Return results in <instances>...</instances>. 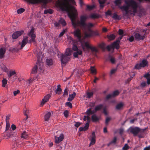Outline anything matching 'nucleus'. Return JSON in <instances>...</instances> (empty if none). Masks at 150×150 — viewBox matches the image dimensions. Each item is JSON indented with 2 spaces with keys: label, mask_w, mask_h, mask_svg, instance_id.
Masks as SVG:
<instances>
[{
  "label": "nucleus",
  "mask_w": 150,
  "mask_h": 150,
  "mask_svg": "<svg viewBox=\"0 0 150 150\" xmlns=\"http://www.w3.org/2000/svg\"><path fill=\"white\" fill-rule=\"evenodd\" d=\"M77 13H73L69 16L72 24L75 28H76L77 26L80 27L84 31V33L89 32V29L91 30V27L94 26V25L91 23H86V21L87 20L88 17L86 15H82L80 17V21L76 20V18Z\"/></svg>",
  "instance_id": "obj_1"
},
{
  "label": "nucleus",
  "mask_w": 150,
  "mask_h": 150,
  "mask_svg": "<svg viewBox=\"0 0 150 150\" xmlns=\"http://www.w3.org/2000/svg\"><path fill=\"white\" fill-rule=\"evenodd\" d=\"M60 58L62 64H66L70 59L69 57L63 54H60Z\"/></svg>",
  "instance_id": "obj_7"
},
{
  "label": "nucleus",
  "mask_w": 150,
  "mask_h": 150,
  "mask_svg": "<svg viewBox=\"0 0 150 150\" xmlns=\"http://www.w3.org/2000/svg\"><path fill=\"white\" fill-rule=\"evenodd\" d=\"M125 3L126 5L120 7V8L121 9L125 11L126 13H127L129 7H131L133 9V12L134 13H137L138 4L136 1L134 0H125Z\"/></svg>",
  "instance_id": "obj_2"
},
{
  "label": "nucleus",
  "mask_w": 150,
  "mask_h": 150,
  "mask_svg": "<svg viewBox=\"0 0 150 150\" xmlns=\"http://www.w3.org/2000/svg\"><path fill=\"white\" fill-rule=\"evenodd\" d=\"M117 71L116 69H112L110 71V74H114Z\"/></svg>",
  "instance_id": "obj_63"
},
{
  "label": "nucleus",
  "mask_w": 150,
  "mask_h": 150,
  "mask_svg": "<svg viewBox=\"0 0 150 150\" xmlns=\"http://www.w3.org/2000/svg\"><path fill=\"white\" fill-rule=\"evenodd\" d=\"M93 95V93L92 92H87L86 93L87 98H90Z\"/></svg>",
  "instance_id": "obj_44"
},
{
  "label": "nucleus",
  "mask_w": 150,
  "mask_h": 150,
  "mask_svg": "<svg viewBox=\"0 0 150 150\" xmlns=\"http://www.w3.org/2000/svg\"><path fill=\"white\" fill-rule=\"evenodd\" d=\"M5 52V50L1 48L0 49V59L4 58V54Z\"/></svg>",
  "instance_id": "obj_25"
},
{
  "label": "nucleus",
  "mask_w": 150,
  "mask_h": 150,
  "mask_svg": "<svg viewBox=\"0 0 150 150\" xmlns=\"http://www.w3.org/2000/svg\"><path fill=\"white\" fill-rule=\"evenodd\" d=\"M123 106V103L122 102L116 105L115 109L118 110H120L122 109Z\"/></svg>",
  "instance_id": "obj_24"
},
{
  "label": "nucleus",
  "mask_w": 150,
  "mask_h": 150,
  "mask_svg": "<svg viewBox=\"0 0 150 150\" xmlns=\"http://www.w3.org/2000/svg\"><path fill=\"white\" fill-rule=\"evenodd\" d=\"M38 69V66L35 65L32 69L31 73L32 74H35L37 73Z\"/></svg>",
  "instance_id": "obj_34"
},
{
  "label": "nucleus",
  "mask_w": 150,
  "mask_h": 150,
  "mask_svg": "<svg viewBox=\"0 0 150 150\" xmlns=\"http://www.w3.org/2000/svg\"><path fill=\"white\" fill-rule=\"evenodd\" d=\"M129 129L130 132L133 134L134 136H136L139 132H144L146 130V128L141 129L137 127H131Z\"/></svg>",
  "instance_id": "obj_4"
},
{
  "label": "nucleus",
  "mask_w": 150,
  "mask_h": 150,
  "mask_svg": "<svg viewBox=\"0 0 150 150\" xmlns=\"http://www.w3.org/2000/svg\"><path fill=\"white\" fill-rule=\"evenodd\" d=\"M7 80L6 79L4 78L2 80V86L3 87H4L6 85L7 83Z\"/></svg>",
  "instance_id": "obj_42"
},
{
  "label": "nucleus",
  "mask_w": 150,
  "mask_h": 150,
  "mask_svg": "<svg viewBox=\"0 0 150 150\" xmlns=\"http://www.w3.org/2000/svg\"><path fill=\"white\" fill-rule=\"evenodd\" d=\"M51 115V113L50 112H47L44 116V119L45 121H47L49 120Z\"/></svg>",
  "instance_id": "obj_26"
},
{
  "label": "nucleus",
  "mask_w": 150,
  "mask_h": 150,
  "mask_svg": "<svg viewBox=\"0 0 150 150\" xmlns=\"http://www.w3.org/2000/svg\"><path fill=\"white\" fill-rule=\"evenodd\" d=\"M34 28L32 27L28 33V35L31 38V39L28 42L31 43L32 42H34L35 41V38L36 37L34 33Z\"/></svg>",
  "instance_id": "obj_8"
},
{
  "label": "nucleus",
  "mask_w": 150,
  "mask_h": 150,
  "mask_svg": "<svg viewBox=\"0 0 150 150\" xmlns=\"http://www.w3.org/2000/svg\"><path fill=\"white\" fill-rule=\"evenodd\" d=\"M30 3L33 4L42 3L46 4L47 3V0H28Z\"/></svg>",
  "instance_id": "obj_11"
},
{
  "label": "nucleus",
  "mask_w": 150,
  "mask_h": 150,
  "mask_svg": "<svg viewBox=\"0 0 150 150\" xmlns=\"http://www.w3.org/2000/svg\"><path fill=\"white\" fill-rule=\"evenodd\" d=\"M72 49L71 48H67L66 49L64 54L69 57L71 55L72 52Z\"/></svg>",
  "instance_id": "obj_21"
},
{
  "label": "nucleus",
  "mask_w": 150,
  "mask_h": 150,
  "mask_svg": "<svg viewBox=\"0 0 150 150\" xmlns=\"http://www.w3.org/2000/svg\"><path fill=\"white\" fill-rule=\"evenodd\" d=\"M16 74V72L15 70H11L9 72L7 73L8 76V78H11L12 76H15Z\"/></svg>",
  "instance_id": "obj_20"
},
{
  "label": "nucleus",
  "mask_w": 150,
  "mask_h": 150,
  "mask_svg": "<svg viewBox=\"0 0 150 150\" xmlns=\"http://www.w3.org/2000/svg\"><path fill=\"white\" fill-rule=\"evenodd\" d=\"M65 105L71 108L72 107V104L70 102H67L65 103Z\"/></svg>",
  "instance_id": "obj_57"
},
{
  "label": "nucleus",
  "mask_w": 150,
  "mask_h": 150,
  "mask_svg": "<svg viewBox=\"0 0 150 150\" xmlns=\"http://www.w3.org/2000/svg\"><path fill=\"white\" fill-rule=\"evenodd\" d=\"M146 86V83L145 82H142L140 85V86L142 88H144Z\"/></svg>",
  "instance_id": "obj_55"
},
{
  "label": "nucleus",
  "mask_w": 150,
  "mask_h": 150,
  "mask_svg": "<svg viewBox=\"0 0 150 150\" xmlns=\"http://www.w3.org/2000/svg\"><path fill=\"white\" fill-rule=\"evenodd\" d=\"M142 68L140 64H137L135 65L134 68L136 69H140Z\"/></svg>",
  "instance_id": "obj_52"
},
{
  "label": "nucleus",
  "mask_w": 150,
  "mask_h": 150,
  "mask_svg": "<svg viewBox=\"0 0 150 150\" xmlns=\"http://www.w3.org/2000/svg\"><path fill=\"white\" fill-rule=\"evenodd\" d=\"M57 6L63 11H67L68 10L69 7H70L72 12V13L69 14V17L72 13H77V11L75 9V7L71 5L69 2L68 0H64V2H62L58 1L57 2Z\"/></svg>",
  "instance_id": "obj_3"
},
{
  "label": "nucleus",
  "mask_w": 150,
  "mask_h": 150,
  "mask_svg": "<svg viewBox=\"0 0 150 150\" xmlns=\"http://www.w3.org/2000/svg\"><path fill=\"white\" fill-rule=\"evenodd\" d=\"M112 17L115 20H120L121 19V18H120V16L115 13H113V15Z\"/></svg>",
  "instance_id": "obj_37"
},
{
  "label": "nucleus",
  "mask_w": 150,
  "mask_h": 150,
  "mask_svg": "<svg viewBox=\"0 0 150 150\" xmlns=\"http://www.w3.org/2000/svg\"><path fill=\"white\" fill-rule=\"evenodd\" d=\"M115 36L113 34H111L108 36V38L110 40H113L115 39Z\"/></svg>",
  "instance_id": "obj_41"
},
{
  "label": "nucleus",
  "mask_w": 150,
  "mask_h": 150,
  "mask_svg": "<svg viewBox=\"0 0 150 150\" xmlns=\"http://www.w3.org/2000/svg\"><path fill=\"white\" fill-rule=\"evenodd\" d=\"M29 112V110H27L26 108L24 109L23 110V113L24 115L26 116V119H27L28 118V114Z\"/></svg>",
  "instance_id": "obj_40"
},
{
  "label": "nucleus",
  "mask_w": 150,
  "mask_h": 150,
  "mask_svg": "<svg viewBox=\"0 0 150 150\" xmlns=\"http://www.w3.org/2000/svg\"><path fill=\"white\" fill-rule=\"evenodd\" d=\"M88 138L91 141L89 146H90L91 145H93L95 143L96 141V137L94 132H92L91 135Z\"/></svg>",
  "instance_id": "obj_10"
},
{
  "label": "nucleus",
  "mask_w": 150,
  "mask_h": 150,
  "mask_svg": "<svg viewBox=\"0 0 150 150\" xmlns=\"http://www.w3.org/2000/svg\"><path fill=\"white\" fill-rule=\"evenodd\" d=\"M59 21L60 24H61L63 26H65L66 24L65 21L62 18H60Z\"/></svg>",
  "instance_id": "obj_35"
},
{
  "label": "nucleus",
  "mask_w": 150,
  "mask_h": 150,
  "mask_svg": "<svg viewBox=\"0 0 150 150\" xmlns=\"http://www.w3.org/2000/svg\"><path fill=\"white\" fill-rule=\"evenodd\" d=\"M23 33V31H17L15 32L12 35V38L13 39H16Z\"/></svg>",
  "instance_id": "obj_15"
},
{
  "label": "nucleus",
  "mask_w": 150,
  "mask_h": 150,
  "mask_svg": "<svg viewBox=\"0 0 150 150\" xmlns=\"http://www.w3.org/2000/svg\"><path fill=\"white\" fill-rule=\"evenodd\" d=\"M46 63L47 65L49 66H51L53 64V61L52 59H47L46 60Z\"/></svg>",
  "instance_id": "obj_32"
},
{
  "label": "nucleus",
  "mask_w": 150,
  "mask_h": 150,
  "mask_svg": "<svg viewBox=\"0 0 150 150\" xmlns=\"http://www.w3.org/2000/svg\"><path fill=\"white\" fill-rule=\"evenodd\" d=\"M144 77L146 78L147 83L148 85L150 84V74H145L144 75Z\"/></svg>",
  "instance_id": "obj_29"
},
{
  "label": "nucleus",
  "mask_w": 150,
  "mask_h": 150,
  "mask_svg": "<svg viewBox=\"0 0 150 150\" xmlns=\"http://www.w3.org/2000/svg\"><path fill=\"white\" fill-rule=\"evenodd\" d=\"M119 94V92L118 91H114L112 93L107 95L106 97V99L108 100L118 95Z\"/></svg>",
  "instance_id": "obj_13"
},
{
  "label": "nucleus",
  "mask_w": 150,
  "mask_h": 150,
  "mask_svg": "<svg viewBox=\"0 0 150 150\" xmlns=\"http://www.w3.org/2000/svg\"><path fill=\"white\" fill-rule=\"evenodd\" d=\"M91 73L93 74H96V71L93 67L91 66L90 68Z\"/></svg>",
  "instance_id": "obj_39"
},
{
  "label": "nucleus",
  "mask_w": 150,
  "mask_h": 150,
  "mask_svg": "<svg viewBox=\"0 0 150 150\" xmlns=\"http://www.w3.org/2000/svg\"><path fill=\"white\" fill-rule=\"evenodd\" d=\"M53 13V10L51 9L45 10L44 11V14H46L49 13L50 14H52Z\"/></svg>",
  "instance_id": "obj_38"
},
{
  "label": "nucleus",
  "mask_w": 150,
  "mask_h": 150,
  "mask_svg": "<svg viewBox=\"0 0 150 150\" xmlns=\"http://www.w3.org/2000/svg\"><path fill=\"white\" fill-rule=\"evenodd\" d=\"M95 7V6L94 5L92 6H89L88 5H87V9L89 10H92Z\"/></svg>",
  "instance_id": "obj_54"
},
{
  "label": "nucleus",
  "mask_w": 150,
  "mask_h": 150,
  "mask_svg": "<svg viewBox=\"0 0 150 150\" xmlns=\"http://www.w3.org/2000/svg\"><path fill=\"white\" fill-rule=\"evenodd\" d=\"M90 118L89 117V116L87 115L84 116L83 120L84 121H86V120H87V122H88L89 124L90 122Z\"/></svg>",
  "instance_id": "obj_43"
},
{
  "label": "nucleus",
  "mask_w": 150,
  "mask_h": 150,
  "mask_svg": "<svg viewBox=\"0 0 150 150\" xmlns=\"http://www.w3.org/2000/svg\"><path fill=\"white\" fill-rule=\"evenodd\" d=\"M81 125V123L79 122H75L74 125L76 127H79Z\"/></svg>",
  "instance_id": "obj_62"
},
{
  "label": "nucleus",
  "mask_w": 150,
  "mask_h": 150,
  "mask_svg": "<svg viewBox=\"0 0 150 150\" xmlns=\"http://www.w3.org/2000/svg\"><path fill=\"white\" fill-rule=\"evenodd\" d=\"M117 140V138L116 137H114L113 139L108 144V146H109L110 144H115L116 143V141Z\"/></svg>",
  "instance_id": "obj_46"
},
{
  "label": "nucleus",
  "mask_w": 150,
  "mask_h": 150,
  "mask_svg": "<svg viewBox=\"0 0 150 150\" xmlns=\"http://www.w3.org/2000/svg\"><path fill=\"white\" fill-rule=\"evenodd\" d=\"M103 105L102 104H100L96 106L94 110L95 112H96L100 110L103 107Z\"/></svg>",
  "instance_id": "obj_28"
},
{
  "label": "nucleus",
  "mask_w": 150,
  "mask_h": 150,
  "mask_svg": "<svg viewBox=\"0 0 150 150\" xmlns=\"http://www.w3.org/2000/svg\"><path fill=\"white\" fill-rule=\"evenodd\" d=\"M62 91V90L61 88H57L56 90V93L58 94H60L61 92Z\"/></svg>",
  "instance_id": "obj_64"
},
{
  "label": "nucleus",
  "mask_w": 150,
  "mask_h": 150,
  "mask_svg": "<svg viewBox=\"0 0 150 150\" xmlns=\"http://www.w3.org/2000/svg\"><path fill=\"white\" fill-rule=\"evenodd\" d=\"M91 119L93 122H98L99 120V118L95 115H93L91 116Z\"/></svg>",
  "instance_id": "obj_27"
},
{
  "label": "nucleus",
  "mask_w": 150,
  "mask_h": 150,
  "mask_svg": "<svg viewBox=\"0 0 150 150\" xmlns=\"http://www.w3.org/2000/svg\"><path fill=\"white\" fill-rule=\"evenodd\" d=\"M25 11V10L24 8H21L17 10V12L18 14H21L24 12Z\"/></svg>",
  "instance_id": "obj_49"
},
{
  "label": "nucleus",
  "mask_w": 150,
  "mask_h": 150,
  "mask_svg": "<svg viewBox=\"0 0 150 150\" xmlns=\"http://www.w3.org/2000/svg\"><path fill=\"white\" fill-rule=\"evenodd\" d=\"M145 34H144V35L142 36L139 34V33H135L134 36L136 39H137L138 40H143L145 38Z\"/></svg>",
  "instance_id": "obj_18"
},
{
  "label": "nucleus",
  "mask_w": 150,
  "mask_h": 150,
  "mask_svg": "<svg viewBox=\"0 0 150 150\" xmlns=\"http://www.w3.org/2000/svg\"><path fill=\"white\" fill-rule=\"evenodd\" d=\"M111 118L109 117H107L106 118L105 121V123L106 125H108L109 122L110 121Z\"/></svg>",
  "instance_id": "obj_61"
},
{
  "label": "nucleus",
  "mask_w": 150,
  "mask_h": 150,
  "mask_svg": "<svg viewBox=\"0 0 150 150\" xmlns=\"http://www.w3.org/2000/svg\"><path fill=\"white\" fill-rule=\"evenodd\" d=\"M67 31V29H63L62 31L59 34V36L60 37H62L65 33Z\"/></svg>",
  "instance_id": "obj_47"
},
{
  "label": "nucleus",
  "mask_w": 150,
  "mask_h": 150,
  "mask_svg": "<svg viewBox=\"0 0 150 150\" xmlns=\"http://www.w3.org/2000/svg\"><path fill=\"white\" fill-rule=\"evenodd\" d=\"M76 95V93L75 92H73L72 94H69V97L68 98V100L69 102L71 101L74 98Z\"/></svg>",
  "instance_id": "obj_23"
},
{
  "label": "nucleus",
  "mask_w": 150,
  "mask_h": 150,
  "mask_svg": "<svg viewBox=\"0 0 150 150\" xmlns=\"http://www.w3.org/2000/svg\"><path fill=\"white\" fill-rule=\"evenodd\" d=\"M89 126V123L87 122L85 125V126L83 127H80L79 128V131L80 132L84 131H86L88 129Z\"/></svg>",
  "instance_id": "obj_22"
},
{
  "label": "nucleus",
  "mask_w": 150,
  "mask_h": 150,
  "mask_svg": "<svg viewBox=\"0 0 150 150\" xmlns=\"http://www.w3.org/2000/svg\"><path fill=\"white\" fill-rule=\"evenodd\" d=\"M28 137V134L26 131H24L21 135V137L26 139Z\"/></svg>",
  "instance_id": "obj_31"
},
{
  "label": "nucleus",
  "mask_w": 150,
  "mask_h": 150,
  "mask_svg": "<svg viewBox=\"0 0 150 150\" xmlns=\"http://www.w3.org/2000/svg\"><path fill=\"white\" fill-rule=\"evenodd\" d=\"M110 61L113 64H114L115 62V59L112 57H111L110 58Z\"/></svg>",
  "instance_id": "obj_60"
},
{
  "label": "nucleus",
  "mask_w": 150,
  "mask_h": 150,
  "mask_svg": "<svg viewBox=\"0 0 150 150\" xmlns=\"http://www.w3.org/2000/svg\"><path fill=\"white\" fill-rule=\"evenodd\" d=\"M122 0H115L114 3L116 6H119L121 4Z\"/></svg>",
  "instance_id": "obj_45"
},
{
  "label": "nucleus",
  "mask_w": 150,
  "mask_h": 150,
  "mask_svg": "<svg viewBox=\"0 0 150 150\" xmlns=\"http://www.w3.org/2000/svg\"><path fill=\"white\" fill-rule=\"evenodd\" d=\"M119 42L116 40L111 45L112 47V49H114L115 48H116L117 49L119 48Z\"/></svg>",
  "instance_id": "obj_19"
},
{
  "label": "nucleus",
  "mask_w": 150,
  "mask_h": 150,
  "mask_svg": "<svg viewBox=\"0 0 150 150\" xmlns=\"http://www.w3.org/2000/svg\"><path fill=\"white\" fill-rule=\"evenodd\" d=\"M74 36L77 38L78 40L81 43V46L82 48L84 50L85 49V47H84L83 43L81 42V30L78 29L76 30L74 32Z\"/></svg>",
  "instance_id": "obj_5"
},
{
  "label": "nucleus",
  "mask_w": 150,
  "mask_h": 150,
  "mask_svg": "<svg viewBox=\"0 0 150 150\" xmlns=\"http://www.w3.org/2000/svg\"><path fill=\"white\" fill-rule=\"evenodd\" d=\"M142 67H144L147 66L148 62L145 59L143 60L142 62L140 63Z\"/></svg>",
  "instance_id": "obj_30"
},
{
  "label": "nucleus",
  "mask_w": 150,
  "mask_h": 150,
  "mask_svg": "<svg viewBox=\"0 0 150 150\" xmlns=\"http://www.w3.org/2000/svg\"><path fill=\"white\" fill-rule=\"evenodd\" d=\"M68 89L67 88H65L64 90V94L63 95V96H67L68 95Z\"/></svg>",
  "instance_id": "obj_58"
},
{
  "label": "nucleus",
  "mask_w": 150,
  "mask_h": 150,
  "mask_svg": "<svg viewBox=\"0 0 150 150\" xmlns=\"http://www.w3.org/2000/svg\"><path fill=\"white\" fill-rule=\"evenodd\" d=\"M68 114L69 112L67 110H66L64 111V116L66 117H68Z\"/></svg>",
  "instance_id": "obj_59"
},
{
  "label": "nucleus",
  "mask_w": 150,
  "mask_h": 150,
  "mask_svg": "<svg viewBox=\"0 0 150 150\" xmlns=\"http://www.w3.org/2000/svg\"><path fill=\"white\" fill-rule=\"evenodd\" d=\"M129 148V146L127 144H125L124 146L122 147L123 150H127Z\"/></svg>",
  "instance_id": "obj_50"
},
{
  "label": "nucleus",
  "mask_w": 150,
  "mask_h": 150,
  "mask_svg": "<svg viewBox=\"0 0 150 150\" xmlns=\"http://www.w3.org/2000/svg\"><path fill=\"white\" fill-rule=\"evenodd\" d=\"M37 55L38 60V62H39L40 61V60L41 59V57L42 56V54L40 52H39V53H38Z\"/></svg>",
  "instance_id": "obj_53"
},
{
  "label": "nucleus",
  "mask_w": 150,
  "mask_h": 150,
  "mask_svg": "<svg viewBox=\"0 0 150 150\" xmlns=\"http://www.w3.org/2000/svg\"><path fill=\"white\" fill-rule=\"evenodd\" d=\"M90 18L93 19L98 18H99V15L98 14L93 13L90 16Z\"/></svg>",
  "instance_id": "obj_36"
},
{
  "label": "nucleus",
  "mask_w": 150,
  "mask_h": 150,
  "mask_svg": "<svg viewBox=\"0 0 150 150\" xmlns=\"http://www.w3.org/2000/svg\"><path fill=\"white\" fill-rule=\"evenodd\" d=\"M64 138V135L61 134L59 137L54 136L55 142L56 144H59L62 141Z\"/></svg>",
  "instance_id": "obj_12"
},
{
  "label": "nucleus",
  "mask_w": 150,
  "mask_h": 150,
  "mask_svg": "<svg viewBox=\"0 0 150 150\" xmlns=\"http://www.w3.org/2000/svg\"><path fill=\"white\" fill-rule=\"evenodd\" d=\"M51 97V96L49 94H48L45 96L42 99V101L40 104V106H42L46 103L48 101L49 99Z\"/></svg>",
  "instance_id": "obj_14"
},
{
  "label": "nucleus",
  "mask_w": 150,
  "mask_h": 150,
  "mask_svg": "<svg viewBox=\"0 0 150 150\" xmlns=\"http://www.w3.org/2000/svg\"><path fill=\"white\" fill-rule=\"evenodd\" d=\"M98 35V33L96 32H94L89 29V32L88 33L85 32L84 33V36L85 38H89L93 36H96Z\"/></svg>",
  "instance_id": "obj_9"
},
{
  "label": "nucleus",
  "mask_w": 150,
  "mask_h": 150,
  "mask_svg": "<svg viewBox=\"0 0 150 150\" xmlns=\"http://www.w3.org/2000/svg\"><path fill=\"white\" fill-rule=\"evenodd\" d=\"M67 39L68 41L70 42H72V47L74 44L75 45H78V42L76 40H74L73 38L70 36H68L67 37Z\"/></svg>",
  "instance_id": "obj_17"
},
{
  "label": "nucleus",
  "mask_w": 150,
  "mask_h": 150,
  "mask_svg": "<svg viewBox=\"0 0 150 150\" xmlns=\"http://www.w3.org/2000/svg\"><path fill=\"white\" fill-rule=\"evenodd\" d=\"M72 50L75 51L73 53V56L75 58H78L79 55H81L82 54V51L78 49L77 45H75L74 44L72 47Z\"/></svg>",
  "instance_id": "obj_6"
},
{
  "label": "nucleus",
  "mask_w": 150,
  "mask_h": 150,
  "mask_svg": "<svg viewBox=\"0 0 150 150\" xmlns=\"http://www.w3.org/2000/svg\"><path fill=\"white\" fill-rule=\"evenodd\" d=\"M94 113H95L94 110L92 111L91 108H90L88 109L86 112V114L88 116H89L91 114H93Z\"/></svg>",
  "instance_id": "obj_33"
},
{
  "label": "nucleus",
  "mask_w": 150,
  "mask_h": 150,
  "mask_svg": "<svg viewBox=\"0 0 150 150\" xmlns=\"http://www.w3.org/2000/svg\"><path fill=\"white\" fill-rule=\"evenodd\" d=\"M28 42V37L26 36L23 38V40L21 42V48L20 49H22L26 44Z\"/></svg>",
  "instance_id": "obj_16"
},
{
  "label": "nucleus",
  "mask_w": 150,
  "mask_h": 150,
  "mask_svg": "<svg viewBox=\"0 0 150 150\" xmlns=\"http://www.w3.org/2000/svg\"><path fill=\"white\" fill-rule=\"evenodd\" d=\"M89 49L93 52H97L98 51V50L95 47L91 46Z\"/></svg>",
  "instance_id": "obj_51"
},
{
  "label": "nucleus",
  "mask_w": 150,
  "mask_h": 150,
  "mask_svg": "<svg viewBox=\"0 0 150 150\" xmlns=\"http://www.w3.org/2000/svg\"><path fill=\"white\" fill-rule=\"evenodd\" d=\"M33 81L34 78H30L27 81V82H28V83H29V84H30L32 83Z\"/></svg>",
  "instance_id": "obj_56"
},
{
  "label": "nucleus",
  "mask_w": 150,
  "mask_h": 150,
  "mask_svg": "<svg viewBox=\"0 0 150 150\" xmlns=\"http://www.w3.org/2000/svg\"><path fill=\"white\" fill-rule=\"evenodd\" d=\"M99 46L100 48L101 49H102V50H104L105 49V43H103L100 44L99 45Z\"/></svg>",
  "instance_id": "obj_48"
}]
</instances>
